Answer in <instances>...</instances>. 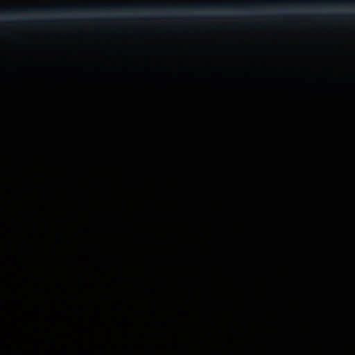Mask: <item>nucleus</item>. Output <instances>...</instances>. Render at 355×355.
I'll use <instances>...</instances> for the list:
<instances>
[{"instance_id": "1", "label": "nucleus", "mask_w": 355, "mask_h": 355, "mask_svg": "<svg viewBox=\"0 0 355 355\" xmlns=\"http://www.w3.org/2000/svg\"><path fill=\"white\" fill-rule=\"evenodd\" d=\"M146 6L141 4H135L133 6H128L125 4H98L95 6H60L55 7H35L31 10L27 8H3L0 10L1 15H13L16 13H29V12H44L46 14L54 13L60 15L62 12H88L90 10H97L101 12L110 11L112 8H115L116 10L121 12L132 11L137 12L140 9H144Z\"/></svg>"}, {"instance_id": "2", "label": "nucleus", "mask_w": 355, "mask_h": 355, "mask_svg": "<svg viewBox=\"0 0 355 355\" xmlns=\"http://www.w3.org/2000/svg\"><path fill=\"white\" fill-rule=\"evenodd\" d=\"M255 6H259L257 3L245 4L241 3H196L193 6H180L178 4L166 5V4H154L148 6V8L155 11H166L171 10L185 11V10H248L253 11Z\"/></svg>"}, {"instance_id": "3", "label": "nucleus", "mask_w": 355, "mask_h": 355, "mask_svg": "<svg viewBox=\"0 0 355 355\" xmlns=\"http://www.w3.org/2000/svg\"><path fill=\"white\" fill-rule=\"evenodd\" d=\"M285 1L282 0H269L266 1L265 4L267 6H272L277 8H282Z\"/></svg>"}]
</instances>
